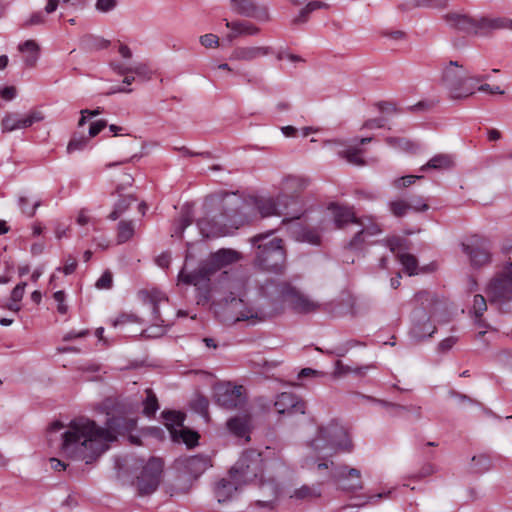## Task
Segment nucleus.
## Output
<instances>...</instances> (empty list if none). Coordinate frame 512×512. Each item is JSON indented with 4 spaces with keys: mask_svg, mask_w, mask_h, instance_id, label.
<instances>
[{
    "mask_svg": "<svg viewBox=\"0 0 512 512\" xmlns=\"http://www.w3.org/2000/svg\"><path fill=\"white\" fill-rule=\"evenodd\" d=\"M103 408L107 415L104 427L87 418L71 421L63 434L61 450L64 455L90 464L108 450L109 443L136 427V420L130 416L132 406L124 400L107 398Z\"/></svg>",
    "mask_w": 512,
    "mask_h": 512,
    "instance_id": "nucleus-1",
    "label": "nucleus"
},
{
    "mask_svg": "<svg viewBox=\"0 0 512 512\" xmlns=\"http://www.w3.org/2000/svg\"><path fill=\"white\" fill-rule=\"evenodd\" d=\"M240 259L241 254L236 250L222 248L211 253L207 259L202 260L195 270L187 272L188 257H186V262L178 274V282L203 289L204 297L207 299L210 292L209 283L211 277L222 268L236 263Z\"/></svg>",
    "mask_w": 512,
    "mask_h": 512,
    "instance_id": "nucleus-2",
    "label": "nucleus"
},
{
    "mask_svg": "<svg viewBox=\"0 0 512 512\" xmlns=\"http://www.w3.org/2000/svg\"><path fill=\"white\" fill-rule=\"evenodd\" d=\"M270 230L266 233H259L253 236L250 241L257 247L254 264L262 270L282 274L285 270L286 253L281 238H273L264 243L274 233Z\"/></svg>",
    "mask_w": 512,
    "mask_h": 512,
    "instance_id": "nucleus-3",
    "label": "nucleus"
},
{
    "mask_svg": "<svg viewBox=\"0 0 512 512\" xmlns=\"http://www.w3.org/2000/svg\"><path fill=\"white\" fill-rule=\"evenodd\" d=\"M488 79V75H468L457 61H450L443 69L442 85L452 99H466L475 93V84Z\"/></svg>",
    "mask_w": 512,
    "mask_h": 512,
    "instance_id": "nucleus-4",
    "label": "nucleus"
},
{
    "mask_svg": "<svg viewBox=\"0 0 512 512\" xmlns=\"http://www.w3.org/2000/svg\"><path fill=\"white\" fill-rule=\"evenodd\" d=\"M443 19L449 28L467 34L473 33L483 35L487 32L498 29L512 30V19L505 17H481L476 19L468 16L467 14L449 12L444 15Z\"/></svg>",
    "mask_w": 512,
    "mask_h": 512,
    "instance_id": "nucleus-5",
    "label": "nucleus"
},
{
    "mask_svg": "<svg viewBox=\"0 0 512 512\" xmlns=\"http://www.w3.org/2000/svg\"><path fill=\"white\" fill-rule=\"evenodd\" d=\"M265 294L276 295V299L287 303L296 313L309 314L320 310L321 305L288 282H269L263 288Z\"/></svg>",
    "mask_w": 512,
    "mask_h": 512,
    "instance_id": "nucleus-6",
    "label": "nucleus"
},
{
    "mask_svg": "<svg viewBox=\"0 0 512 512\" xmlns=\"http://www.w3.org/2000/svg\"><path fill=\"white\" fill-rule=\"evenodd\" d=\"M316 452L330 449L326 455H333L337 451L350 452L353 444L347 430L339 423L332 421L327 426L320 427L317 436L311 441Z\"/></svg>",
    "mask_w": 512,
    "mask_h": 512,
    "instance_id": "nucleus-7",
    "label": "nucleus"
},
{
    "mask_svg": "<svg viewBox=\"0 0 512 512\" xmlns=\"http://www.w3.org/2000/svg\"><path fill=\"white\" fill-rule=\"evenodd\" d=\"M263 470L262 454L256 450H247L230 469L229 474L232 480L246 484L257 479L262 481Z\"/></svg>",
    "mask_w": 512,
    "mask_h": 512,
    "instance_id": "nucleus-8",
    "label": "nucleus"
},
{
    "mask_svg": "<svg viewBox=\"0 0 512 512\" xmlns=\"http://www.w3.org/2000/svg\"><path fill=\"white\" fill-rule=\"evenodd\" d=\"M140 472L136 477V486L140 496L154 493L160 485L164 463L161 458L151 457L145 463L140 461Z\"/></svg>",
    "mask_w": 512,
    "mask_h": 512,
    "instance_id": "nucleus-9",
    "label": "nucleus"
},
{
    "mask_svg": "<svg viewBox=\"0 0 512 512\" xmlns=\"http://www.w3.org/2000/svg\"><path fill=\"white\" fill-rule=\"evenodd\" d=\"M462 250L474 267H482L491 262V245L486 238L473 236L468 243L462 244Z\"/></svg>",
    "mask_w": 512,
    "mask_h": 512,
    "instance_id": "nucleus-10",
    "label": "nucleus"
},
{
    "mask_svg": "<svg viewBox=\"0 0 512 512\" xmlns=\"http://www.w3.org/2000/svg\"><path fill=\"white\" fill-rule=\"evenodd\" d=\"M216 403L226 409L241 407L246 402L243 386H233L231 383H221L214 388Z\"/></svg>",
    "mask_w": 512,
    "mask_h": 512,
    "instance_id": "nucleus-11",
    "label": "nucleus"
},
{
    "mask_svg": "<svg viewBox=\"0 0 512 512\" xmlns=\"http://www.w3.org/2000/svg\"><path fill=\"white\" fill-rule=\"evenodd\" d=\"M411 322L409 336L417 343L432 337L437 331L436 326L430 321L426 311L413 310Z\"/></svg>",
    "mask_w": 512,
    "mask_h": 512,
    "instance_id": "nucleus-12",
    "label": "nucleus"
},
{
    "mask_svg": "<svg viewBox=\"0 0 512 512\" xmlns=\"http://www.w3.org/2000/svg\"><path fill=\"white\" fill-rule=\"evenodd\" d=\"M44 119L41 111L33 110L26 115L19 113H7L1 121V129L3 133H9L19 129L31 127L34 123Z\"/></svg>",
    "mask_w": 512,
    "mask_h": 512,
    "instance_id": "nucleus-13",
    "label": "nucleus"
},
{
    "mask_svg": "<svg viewBox=\"0 0 512 512\" xmlns=\"http://www.w3.org/2000/svg\"><path fill=\"white\" fill-rule=\"evenodd\" d=\"M274 407L279 415L289 417L303 415L306 411V403L297 395L289 392H283L277 395Z\"/></svg>",
    "mask_w": 512,
    "mask_h": 512,
    "instance_id": "nucleus-14",
    "label": "nucleus"
},
{
    "mask_svg": "<svg viewBox=\"0 0 512 512\" xmlns=\"http://www.w3.org/2000/svg\"><path fill=\"white\" fill-rule=\"evenodd\" d=\"M229 5L231 10L237 15L262 22L270 19L268 9L265 6L257 5L254 0H230Z\"/></svg>",
    "mask_w": 512,
    "mask_h": 512,
    "instance_id": "nucleus-15",
    "label": "nucleus"
},
{
    "mask_svg": "<svg viewBox=\"0 0 512 512\" xmlns=\"http://www.w3.org/2000/svg\"><path fill=\"white\" fill-rule=\"evenodd\" d=\"M491 303L503 304L512 300V271L503 278L494 279L487 288Z\"/></svg>",
    "mask_w": 512,
    "mask_h": 512,
    "instance_id": "nucleus-16",
    "label": "nucleus"
},
{
    "mask_svg": "<svg viewBox=\"0 0 512 512\" xmlns=\"http://www.w3.org/2000/svg\"><path fill=\"white\" fill-rule=\"evenodd\" d=\"M336 480L342 490L346 492H357L363 489V482L361 480V472L356 468H349L347 466L340 467Z\"/></svg>",
    "mask_w": 512,
    "mask_h": 512,
    "instance_id": "nucleus-17",
    "label": "nucleus"
},
{
    "mask_svg": "<svg viewBox=\"0 0 512 512\" xmlns=\"http://www.w3.org/2000/svg\"><path fill=\"white\" fill-rule=\"evenodd\" d=\"M307 186V181L299 176L288 175L286 176L281 184V192L277 196L279 203H284L286 199H290L294 203H298L299 199L293 195L299 193Z\"/></svg>",
    "mask_w": 512,
    "mask_h": 512,
    "instance_id": "nucleus-18",
    "label": "nucleus"
},
{
    "mask_svg": "<svg viewBox=\"0 0 512 512\" xmlns=\"http://www.w3.org/2000/svg\"><path fill=\"white\" fill-rule=\"evenodd\" d=\"M272 52L273 50L269 46H238L232 50L229 60L252 62Z\"/></svg>",
    "mask_w": 512,
    "mask_h": 512,
    "instance_id": "nucleus-19",
    "label": "nucleus"
},
{
    "mask_svg": "<svg viewBox=\"0 0 512 512\" xmlns=\"http://www.w3.org/2000/svg\"><path fill=\"white\" fill-rule=\"evenodd\" d=\"M328 209L331 211L334 223L338 229L344 228L349 223L359 222L353 208L332 203L329 205Z\"/></svg>",
    "mask_w": 512,
    "mask_h": 512,
    "instance_id": "nucleus-20",
    "label": "nucleus"
},
{
    "mask_svg": "<svg viewBox=\"0 0 512 512\" xmlns=\"http://www.w3.org/2000/svg\"><path fill=\"white\" fill-rule=\"evenodd\" d=\"M331 4L326 1L320 0H312L307 2L298 12L297 16H295L291 24L292 25H300L307 23L310 19V15L317 10H328L330 9Z\"/></svg>",
    "mask_w": 512,
    "mask_h": 512,
    "instance_id": "nucleus-21",
    "label": "nucleus"
},
{
    "mask_svg": "<svg viewBox=\"0 0 512 512\" xmlns=\"http://www.w3.org/2000/svg\"><path fill=\"white\" fill-rule=\"evenodd\" d=\"M414 300L419 305V307L414 310L426 311L430 318L435 313L437 306L441 303L435 293L427 290L417 292L414 296Z\"/></svg>",
    "mask_w": 512,
    "mask_h": 512,
    "instance_id": "nucleus-22",
    "label": "nucleus"
},
{
    "mask_svg": "<svg viewBox=\"0 0 512 512\" xmlns=\"http://www.w3.org/2000/svg\"><path fill=\"white\" fill-rule=\"evenodd\" d=\"M251 417L249 415L236 416L227 421L228 430L236 437H245L248 441L250 432Z\"/></svg>",
    "mask_w": 512,
    "mask_h": 512,
    "instance_id": "nucleus-23",
    "label": "nucleus"
},
{
    "mask_svg": "<svg viewBox=\"0 0 512 512\" xmlns=\"http://www.w3.org/2000/svg\"><path fill=\"white\" fill-rule=\"evenodd\" d=\"M241 483L235 480L221 479L215 485L214 493L219 503L226 502L232 498Z\"/></svg>",
    "mask_w": 512,
    "mask_h": 512,
    "instance_id": "nucleus-24",
    "label": "nucleus"
},
{
    "mask_svg": "<svg viewBox=\"0 0 512 512\" xmlns=\"http://www.w3.org/2000/svg\"><path fill=\"white\" fill-rule=\"evenodd\" d=\"M278 202V200L272 197H257L254 199V206L261 217L265 218L280 215Z\"/></svg>",
    "mask_w": 512,
    "mask_h": 512,
    "instance_id": "nucleus-25",
    "label": "nucleus"
},
{
    "mask_svg": "<svg viewBox=\"0 0 512 512\" xmlns=\"http://www.w3.org/2000/svg\"><path fill=\"white\" fill-rule=\"evenodd\" d=\"M226 21V27L231 29V37L257 35L260 29L249 21Z\"/></svg>",
    "mask_w": 512,
    "mask_h": 512,
    "instance_id": "nucleus-26",
    "label": "nucleus"
},
{
    "mask_svg": "<svg viewBox=\"0 0 512 512\" xmlns=\"http://www.w3.org/2000/svg\"><path fill=\"white\" fill-rule=\"evenodd\" d=\"M162 417L164 419V423L166 427L170 430L174 439L178 438V431L176 428L183 429V422L185 420V415L179 411H163Z\"/></svg>",
    "mask_w": 512,
    "mask_h": 512,
    "instance_id": "nucleus-27",
    "label": "nucleus"
},
{
    "mask_svg": "<svg viewBox=\"0 0 512 512\" xmlns=\"http://www.w3.org/2000/svg\"><path fill=\"white\" fill-rule=\"evenodd\" d=\"M365 150L357 146H348L345 149L338 150L337 155L345 159L348 163L355 166H364L366 164L363 155Z\"/></svg>",
    "mask_w": 512,
    "mask_h": 512,
    "instance_id": "nucleus-28",
    "label": "nucleus"
},
{
    "mask_svg": "<svg viewBox=\"0 0 512 512\" xmlns=\"http://www.w3.org/2000/svg\"><path fill=\"white\" fill-rule=\"evenodd\" d=\"M20 52L26 54L24 62L27 67H34L39 58V46L34 40H26L18 46Z\"/></svg>",
    "mask_w": 512,
    "mask_h": 512,
    "instance_id": "nucleus-29",
    "label": "nucleus"
},
{
    "mask_svg": "<svg viewBox=\"0 0 512 512\" xmlns=\"http://www.w3.org/2000/svg\"><path fill=\"white\" fill-rule=\"evenodd\" d=\"M276 313H278L277 309H275L272 312H265L262 309L256 310L254 308H247L237 315L236 321L252 320L253 323L263 322L266 321L268 318H271Z\"/></svg>",
    "mask_w": 512,
    "mask_h": 512,
    "instance_id": "nucleus-30",
    "label": "nucleus"
},
{
    "mask_svg": "<svg viewBox=\"0 0 512 512\" xmlns=\"http://www.w3.org/2000/svg\"><path fill=\"white\" fill-rule=\"evenodd\" d=\"M454 165L453 158L448 154H437L432 157L420 170L426 171L428 169L435 170H448Z\"/></svg>",
    "mask_w": 512,
    "mask_h": 512,
    "instance_id": "nucleus-31",
    "label": "nucleus"
},
{
    "mask_svg": "<svg viewBox=\"0 0 512 512\" xmlns=\"http://www.w3.org/2000/svg\"><path fill=\"white\" fill-rule=\"evenodd\" d=\"M492 468L491 458L487 454L475 455L471 459L470 471L474 474H484Z\"/></svg>",
    "mask_w": 512,
    "mask_h": 512,
    "instance_id": "nucleus-32",
    "label": "nucleus"
},
{
    "mask_svg": "<svg viewBox=\"0 0 512 512\" xmlns=\"http://www.w3.org/2000/svg\"><path fill=\"white\" fill-rule=\"evenodd\" d=\"M386 143L396 149L408 153H416L419 150V145L409 139L401 137H387Z\"/></svg>",
    "mask_w": 512,
    "mask_h": 512,
    "instance_id": "nucleus-33",
    "label": "nucleus"
},
{
    "mask_svg": "<svg viewBox=\"0 0 512 512\" xmlns=\"http://www.w3.org/2000/svg\"><path fill=\"white\" fill-rule=\"evenodd\" d=\"M445 5L446 0H405L399 4L398 8L402 11H408L417 7H437Z\"/></svg>",
    "mask_w": 512,
    "mask_h": 512,
    "instance_id": "nucleus-34",
    "label": "nucleus"
},
{
    "mask_svg": "<svg viewBox=\"0 0 512 512\" xmlns=\"http://www.w3.org/2000/svg\"><path fill=\"white\" fill-rule=\"evenodd\" d=\"M135 232L133 221L122 220L118 223L117 242L119 244L125 243L130 240Z\"/></svg>",
    "mask_w": 512,
    "mask_h": 512,
    "instance_id": "nucleus-35",
    "label": "nucleus"
},
{
    "mask_svg": "<svg viewBox=\"0 0 512 512\" xmlns=\"http://www.w3.org/2000/svg\"><path fill=\"white\" fill-rule=\"evenodd\" d=\"M397 257L402 264L404 271L409 276L418 274V261L414 255L409 253H398Z\"/></svg>",
    "mask_w": 512,
    "mask_h": 512,
    "instance_id": "nucleus-36",
    "label": "nucleus"
},
{
    "mask_svg": "<svg viewBox=\"0 0 512 512\" xmlns=\"http://www.w3.org/2000/svg\"><path fill=\"white\" fill-rule=\"evenodd\" d=\"M136 201V198L129 194L123 196L114 206L113 211L109 215V219L117 220L125 211L128 210L130 205Z\"/></svg>",
    "mask_w": 512,
    "mask_h": 512,
    "instance_id": "nucleus-37",
    "label": "nucleus"
},
{
    "mask_svg": "<svg viewBox=\"0 0 512 512\" xmlns=\"http://www.w3.org/2000/svg\"><path fill=\"white\" fill-rule=\"evenodd\" d=\"M146 397L143 400V414L151 417L159 409L158 399L151 389H146Z\"/></svg>",
    "mask_w": 512,
    "mask_h": 512,
    "instance_id": "nucleus-38",
    "label": "nucleus"
},
{
    "mask_svg": "<svg viewBox=\"0 0 512 512\" xmlns=\"http://www.w3.org/2000/svg\"><path fill=\"white\" fill-rule=\"evenodd\" d=\"M380 405H382L384 408L388 409L390 414L392 416H402L404 413L411 411V409H414L417 412V416L420 417V407H407L391 402H387L384 400H376Z\"/></svg>",
    "mask_w": 512,
    "mask_h": 512,
    "instance_id": "nucleus-39",
    "label": "nucleus"
},
{
    "mask_svg": "<svg viewBox=\"0 0 512 512\" xmlns=\"http://www.w3.org/2000/svg\"><path fill=\"white\" fill-rule=\"evenodd\" d=\"M320 496L321 492L319 489L310 487L308 485H303L299 489H296L291 497L298 500H310Z\"/></svg>",
    "mask_w": 512,
    "mask_h": 512,
    "instance_id": "nucleus-40",
    "label": "nucleus"
},
{
    "mask_svg": "<svg viewBox=\"0 0 512 512\" xmlns=\"http://www.w3.org/2000/svg\"><path fill=\"white\" fill-rule=\"evenodd\" d=\"M88 141L89 137H87L85 134L74 133L67 145V152L73 153L75 151L83 150L87 146Z\"/></svg>",
    "mask_w": 512,
    "mask_h": 512,
    "instance_id": "nucleus-41",
    "label": "nucleus"
},
{
    "mask_svg": "<svg viewBox=\"0 0 512 512\" xmlns=\"http://www.w3.org/2000/svg\"><path fill=\"white\" fill-rule=\"evenodd\" d=\"M18 205L22 211L23 214H25L28 217H33L36 213V210L38 207L41 206V201L36 200L32 206H30V201L27 196H19L18 198Z\"/></svg>",
    "mask_w": 512,
    "mask_h": 512,
    "instance_id": "nucleus-42",
    "label": "nucleus"
},
{
    "mask_svg": "<svg viewBox=\"0 0 512 512\" xmlns=\"http://www.w3.org/2000/svg\"><path fill=\"white\" fill-rule=\"evenodd\" d=\"M388 207L395 217H403L410 211L409 203L401 199L389 202Z\"/></svg>",
    "mask_w": 512,
    "mask_h": 512,
    "instance_id": "nucleus-43",
    "label": "nucleus"
},
{
    "mask_svg": "<svg viewBox=\"0 0 512 512\" xmlns=\"http://www.w3.org/2000/svg\"><path fill=\"white\" fill-rule=\"evenodd\" d=\"M407 240L400 236H392L383 240V244L390 249L391 252L395 253L406 247Z\"/></svg>",
    "mask_w": 512,
    "mask_h": 512,
    "instance_id": "nucleus-44",
    "label": "nucleus"
},
{
    "mask_svg": "<svg viewBox=\"0 0 512 512\" xmlns=\"http://www.w3.org/2000/svg\"><path fill=\"white\" fill-rule=\"evenodd\" d=\"M366 240L367 237L365 236L364 232L359 230L348 242L346 247L352 251H361L365 246Z\"/></svg>",
    "mask_w": 512,
    "mask_h": 512,
    "instance_id": "nucleus-45",
    "label": "nucleus"
},
{
    "mask_svg": "<svg viewBox=\"0 0 512 512\" xmlns=\"http://www.w3.org/2000/svg\"><path fill=\"white\" fill-rule=\"evenodd\" d=\"M487 310L486 299L480 295L476 294L473 299V313L475 318H479L483 316L484 312Z\"/></svg>",
    "mask_w": 512,
    "mask_h": 512,
    "instance_id": "nucleus-46",
    "label": "nucleus"
},
{
    "mask_svg": "<svg viewBox=\"0 0 512 512\" xmlns=\"http://www.w3.org/2000/svg\"><path fill=\"white\" fill-rule=\"evenodd\" d=\"M192 224V215L189 211L182 212L179 223L175 228V234L179 237L182 236L184 230Z\"/></svg>",
    "mask_w": 512,
    "mask_h": 512,
    "instance_id": "nucleus-47",
    "label": "nucleus"
},
{
    "mask_svg": "<svg viewBox=\"0 0 512 512\" xmlns=\"http://www.w3.org/2000/svg\"><path fill=\"white\" fill-rule=\"evenodd\" d=\"M422 175H407L400 178H397L393 181L394 187L401 189L409 187L410 185L414 184L416 180L422 179Z\"/></svg>",
    "mask_w": 512,
    "mask_h": 512,
    "instance_id": "nucleus-48",
    "label": "nucleus"
},
{
    "mask_svg": "<svg viewBox=\"0 0 512 512\" xmlns=\"http://www.w3.org/2000/svg\"><path fill=\"white\" fill-rule=\"evenodd\" d=\"M407 202L409 203L410 210L415 212H424L429 208L422 196H413Z\"/></svg>",
    "mask_w": 512,
    "mask_h": 512,
    "instance_id": "nucleus-49",
    "label": "nucleus"
},
{
    "mask_svg": "<svg viewBox=\"0 0 512 512\" xmlns=\"http://www.w3.org/2000/svg\"><path fill=\"white\" fill-rule=\"evenodd\" d=\"M357 224L361 225L360 230L364 232L367 238L378 235L382 232V229L379 226V224L375 222H370L368 225H365L363 221L359 219V222Z\"/></svg>",
    "mask_w": 512,
    "mask_h": 512,
    "instance_id": "nucleus-50",
    "label": "nucleus"
},
{
    "mask_svg": "<svg viewBox=\"0 0 512 512\" xmlns=\"http://www.w3.org/2000/svg\"><path fill=\"white\" fill-rule=\"evenodd\" d=\"M138 317L134 314H127V313H122L120 315H118L113 321H112V326L117 328V327H120V326H123L127 323H134V322H138Z\"/></svg>",
    "mask_w": 512,
    "mask_h": 512,
    "instance_id": "nucleus-51",
    "label": "nucleus"
},
{
    "mask_svg": "<svg viewBox=\"0 0 512 512\" xmlns=\"http://www.w3.org/2000/svg\"><path fill=\"white\" fill-rule=\"evenodd\" d=\"M113 285V275L109 270H106L100 278L96 281V288L98 289H110Z\"/></svg>",
    "mask_w": 512,
    "mask_h": 512,
    "instance_id": "nucleus-52",
    "label": "nucleus"
},
{
    "mask_svg": "<svg viewBox=\"0 0 512 512\" xmlns=\"http://www.w3.org/2000/svg\"><path fill=\"white\" fill-rule=\"evenodd\" d=\"M179 437L182 439V441L192 447L194 446L197 441H198V434L196 432H193V431H189V430H186V429H180L179 431Z\"/></svg>",
    "mask_w": 512,
    "mask_h": 512,
    "instance_id": "nucleus-53",
    "label": "nucleus"
},
{
    "mask_svg": "<svg viewBox=\"0 0 512 512\" xmlns=\"http://www.w3.org/2000/svg\"><path fill=\"white\" fill-rule=\"evenodd\" d=\"M117 0H97L95 8L101 13H108L117 7Z\"/></svg>",
    "mask_w": 512,
    "mask_h": 512,
    "instance_id": "nucleus-54",
    "label": "nucleus"
},
{
    "mask_svg": "<svg viewBox=\"0 0 512 512\" xmlns=\"http://www.w3.org/2000/svg\"><path fill=\"white\" fill-rule=\"evenodd\" d=\"M351 372H355V373H360V369L357 368V369H352L351 367H349L348 365H345L342 361L340 360H337L335 362V370H334V375L336 377H341V376H344V375H347Z\"/></svg>",
    "mask_w": 512,
    "mask_h": 512,
    "instance_id": "nucleus-55",
    "label": "nucleus"
},
{
    "mask_svg": "<svg viewBox=\"0 0 512 512\" xmlns=\"http://www.w3.org/2000/svg\"><path fill=\"white\" fill-rule=\"evenodd\" d=\"M200 43L206 48H216L219 46V38L217 35L208 33L200 37Z\"/></svg>",
    "mask_w": 512,
    "mask_h": 512,
    "instance_id": "nucleus-56",
    "label": "nucleus"
},
{
    "mask_svg": "<svg viewBox=\"0 0 512 512\" xmlns=\"http://www.w3.org/2000/svg\"><path fill=\"white\" fill-rule=\"evenodd\" d=\"M301 238L303 241H306L310 244H313V245H318L320 244V235L314 231V230H310V229H304L302 230L301 232Z\"/></svg>",
    "mask_w": 512,
    "mask_h": 512,
    "instance_id": "nucleus-57",
    "label": "nucleus"
},
{
    "mask_svg": "<svg viewBox=\"0 0 512 512\" xmlns=\"http://www.w3.org/2000/svg\"><path fill=\"white\" fill-rule=\"evenodd\" d=\"M87 46L92 49H105L110 45V41L103 38L87 37Z\"/></svg>",
    "mask_w": 512,
    "mask_h": 512,
    "instance_id": "nucleus-58",
    "label": "nucleus"
},
{
    "mask_svg": "<svg viewBox=\"0 0 512 512\" xmlns=\"http://www.w3.org/2000/svg\"><path fill=\"white\" fill-rule=\"evenodd\" d=\"M65 297H66V295H65L64 291H62V290L56 291L53 294L54 300L58 303L57 311L60 314H66L68 311V306L65 304Z\"/></svg>",
    "mask_w": 512,
    "mask_h": 512,
    "instance_id": "nucleus-59",
    "label": "nucleus"
},
{
    "mask_svg": "<svg viewBox=\"0 0 512 512\" xmlns=\"http://www.w3.org/2000/svg\"><path fill=\"white\" fill-rule=\"evenodd\" d=\"M77 268V261L74 257L68 256L65 260L64 266L57 268L58 271H62L65 275H70L75 272Z\"/></svg>",
    "mask_w": 512,
    "mask_h": 512,
    "instance_id": "nucleus-60",
    "label": "nucleus"
},
{
    "mask_svg": "<svg viewBox=\"0 0 512 512\" xmlns=\"http://www.w3.org/2000/svg\"><path fill=\"white\" fill-rule=\"evenodd\" d=\"M26 285L27 283L26 282H21L19 284H17L12 292H11V301L13 302H19L22 300L23 298V295L25 293V288H26Z\"/></svg>",
    "mask_w": 512,
    "mask_h": 512,
    "instance_id": "nucleus-61",
    "label": "nucleus"
},
{
    "mask_svg": "<svg viewBox=\"0 0 512 512\" xmlns=\"http://www.w3.org/2000/svg\"><path fill=\"white\" fill-rule=\"evenodd\" d=\"M106 126L107 122L103 119L92 122L89 127V138L97 136Z\"/></svg>",
    "mask_w": 512,
    "mask_h": 512,
    "instance_id": "nucleus-62",
    "label": "nucleus"
},
{
    "mask_svg": "<svg viewBox=\"0 0 512 512\" xmlns=\"http://www.w3.org/2000/svg\"><path fill=\"white\" fill-rule=\"evenodd\" d=\"M436 472V468L431 463H425L419 470V472L413 476L415 479H422L424 477L430 476Z\"/></svg>",
    "mask_w": 512,
    "mask_h": 512,
    "instance_id": "nucleus-63",
    "label": "nucleus"
},
{
    "mask_svg": "<svg viewBox=\"0 0 512 512\" xmlns=\"http://www.w3.org/2000/svg\"><path fill=\"white\" fill-rule=\"evenodd\" d=\"M457 342V338L454 336L447 337L440 341L438 344V350L440 352H447L449 351Z\"/></svg>",
    "mask_w": 512,
    "mask_h": 512,
    "instance_id": "nucleus-64",
    "label": "nucleus"
}]
</instances>
